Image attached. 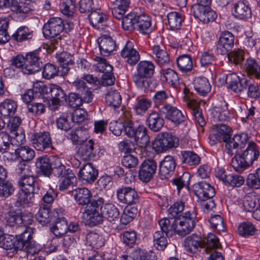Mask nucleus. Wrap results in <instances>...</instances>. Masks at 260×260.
Listing matches in <instances>:
<instances>
[{
    "mask_svg": "<svg viewBox=\"0 0 260 260\" xmlns=\"http://www.w3.org/2000/svg\"><path fill=\"white\" fill-rule=\"evenodd\" d=\"M232 131H214L209 136L210 142L212 145L217 142L225 143V152L229 155L236 154L238 152L239 146L242 147L248 140V135L245 133H240L234 135L232 137Z\"/></svg>",
    "mask_w": 260,
    "mask_h": 260,
    "instance_id": "obj_1",
    "label": "nucleus"
},
{
    "mask_svg": "<svg viewBox=\"0 0 260 260\" xmlns=\"http://www.w3.org/2000/svg\"><path fill=\"white\" fill-rule=\"evenodd\" d=\"M218 238L213 234H209L206 237L202 238L196 234L187 237L184 241L186 250L190 253H196L199 248H205L207 253H209L212 249L219 246Z\"/></svg>",
    "mask_w": 260,
    "mask_h": 260,
    "instance_id": "obj_2",
    "label": "nucleus"
},
{
    "mask_svg": "<svg viewBox=\"0 0 260 260\" xmlns=\"http://www.w3.org/2000/svg\"><path fill=\"white\" fill-rule=\"evenodd\" d=\"M195 218L196 214L193 212L184 213L173 219L171 229L179 235L184 236L194 228L196 224Z\"/></svg>",
    "mask_w": 260,
    "mask_h": 260,
    "instance_id": "obj_3",
    "label": "nucleus"
},
{
    "mask_svg": "<svg viewBox=\"0 0 260 260\" xmlns=\"http://www.w3.org/2000/svg\"><path fill=\"white\" fill-rule=\"evenodd\" d=\"M23 232L18 236H16L15 241L14 242L13 252L17 251L18 250H21L24 248V250L28 254L33 255L38 252V250L35 248L31 241L32 238L31 235L34 233V228L31 227L21 226Z\"/></svg>",
    "mask_w": 260,
    "mask_h": 260,
    "instance_id": "obj_4",
    "label": "nucleus"
},
{
    "mask_svg": "<svg viewBox=\"0 0 260 260\" xmlns=\"http://www.w3.org/2000/svg\"><path fill=\"white\" fill-rule=\"evenodd\" d=\"M103 203L104 199L102 198L94 196L91 205H88L84 213V217L87 219L89 225L94 226L103 222L104 215L102 212H99V210H101V206Z\"/></svg>",
    "mask_w": 260,
    "mask_h": 260,
    "instance_id": "obj_5",
    "label": "nucleus"
},
{
    "mask_svg": "<svg viewBox=\"0 0 260 260\" xmlns=\"http://www.w3.org/2000/svg\"><path fill=\"white\" fill-rule=\"evenodd\" d=\"M64 21L59 17H52L49 19L43 27V32L45 38L57 37L60 39V34L64 30Z\"/></svg>",
    "mask_w": 260,
    "mask_h": 260,
    "instance_id": "obj_6",
    "label": "nucleus"
},
{
    "mask_svg": "<svg viewBox=\"0 0 260 260\" xmlns=\"http://www.w3.org/2000/svg\"><path fill=\"white\" fill-rule=\"evenodd\" d=\"M40 49L35 50L26 54L22 73L27 75L34 74L40 71L43 62L40 56Z\"/></svg>",
    "mask_w": 260,
    "mask_h": 260,
    "instance_id": "obj_7",
    "label": "nucleus"
},
{
    "mask_svg": "<svg viewBox=\"0 0 260 260\" xmlns=\"http://www.w3.org/2000/svg\"><path fill=\"white\" fill-rule=\"evenodd\" d=\"M179 138L165 132L158 134L155 139L153 146L159 151H166L179 145Z\"/></svg>",
    "mask_w": 260,
    "mask_h": 260,
    "instance_id": "obj_8",
    "label": "nucleus"
},
{
    "mask_svg": "<svg viewBox=\"0 0 260 260\" xmlns=\"http://www.w3.org/2000/svg\"><path fill=\"white\" fill-rule=\"evenodd\" d=\"M30 141L34 148L39 151H43L51 145L50 134L47 131L34 133Z\"/></svg>",
    "mask_w": 260,
    "mask_h": 260,
    "instance_id": "obj_9",
    "label": "nucleus"
},
{
    "mask_svg": "<svg viewBox=\"0 0 260 260\" xmlns=\"http://www.w3.org/2000/svg\"><path fill=\"white\" fill-rule=\"evenodd\" d=\"M160 114L164 115L165 117L174 122L176 125H178L184 122L185 116L176 107L170 104L163 105L159 110Z\"/></svg>",
    "mask_w": 260,
    "mask_h": 260,
    "instance_id": "obj_10",
    "label": "nucleus"
},
{
    "mask_svg": "<svg viewBox=\"0 0 260 260\" xmlns=\"http://www.w3.org/2000/svg\"><path fill=\"white\" fill-rule=\"evenodd\" d=\"M118 201L128 206L135 205L139 202V196L135 189L131 187H123L117 190Z\"/></svg>",
    "mask_w": 260,
    "mask_h": 260,
    "instance_id": "obj_11",
    "label": "nucleus"
},
{
    "mask_svg": "<svg viewBox=\"0 0 260 260\" xmlns=\"http://www.w3.org/2000/svg\"><path fill=\"white\" fill-rule=\"evenodd\" d=\"M191 11L195 18L199 19L204 23L213 21L217 17L216 13L210 7H203L199 5L192 6Z\"/></svg>",
    "mask_w": 260,
    "mask_h": 260,
    "instance_id": "obj_12",
    "label": "nucleus"
},
{
    "mask_svg": "<svg viewBox=\"0 0 260 260\" xmlns=\"http://www.w3.org/2000/svg\"><path fill=\"white\" fill-rule=\"evenodd\" d=\"M235 37L230 31L222 32L219 36L217 44V52L220 54H227L234 46Z\"/></svg>",
    "mask_w": 260,
    "mask_h": 260,
    "instance_id": "obj_13",
    "label": "nucleus"
},
{
    "mask_svg": "<svg viewBox=\"0 0 260 260\" xmlns=\"http://www.w3.org/2000/svg\"><path fill=\"white\" fill-rule=\"evenodd\" d=\"M157 168L153 159L145 160L140 166L139 177L143 182H147L152 178Z\"/></svg>",
    "mask_w": 260,
    "mask_h": 260,
    "instance_id": "obj_14",
    "label": "nucleus"
},
{
    "mask_svg": "<svg viewBox=\"0 0 260 260\" xmlns=\"http://www.w3.org/2000/svg\"><path fill=\"white\" fill-rule=\"evenodd\" d=\"M192 188L195 194L201 200L212 199L215 193L214 188L206 181L195 183Z\"/></svg>",
    "mask_w": 260,
    "mask_h": 260,
    "instance_id": "obj_15",
    "label": "nucleus"
},
{
    "mask_svg": "<svg viewBox=\"0 0 260 260\" xmlns=\"http://www.w3.org/2000/svg\"><path fill=\"white\" fill-rule=\"evenodd\" d=\"M49 92L51 95V104L50 107L52 110H56L62 103L67 101L66 94L60 86L51 85Z\"/></svg>",
    "mask_w": 260,
    "mask_h": 260,
    "instance_id": "obj_16",
    "label": "nucleus"
},
{
    "mask_svg": "<svg viewBox=\"0 0 260 260\" xmlns=\"http://www.w3.org/2000/svg\"><path fill=\"white\" fill-rule=\"evenodd\" d=\"M232 14L237 19L245 20L251 17L252 12L249 5L240 1L235 3L232 8Z\"/></svg>",
    "mask_w": 260,
    "mask_h": 260,
    "instance_id": "obj_17",
    "label": "nucleus"
},
{
    "mask_svg": "<svg viewBox=\"0 0 260 260\" xmlns=\"http://www.w3.org/2000/svg\"><path fill=\"white\" fill-rule=\"evenodd\" d=\"M77 155L85 161L92 160L95 157L94 142L92 140L90 139L80 145L77 151Z\"/></svg>",
    "mask_w": 260,
    "mask_h": 260,
    "instance_id": "obj_18",
    "label": "nucleus"
},
{
    "mask_svg": "<svg viewBox=\"0 0 260 260\" xmlns=\"http://www.w3.org/2000/svg\"><path fill=\"white\" fill-rule=\"evenodd\" d=\"M176 164L174 157L170 155L165 157L159 164V173L162 178H168L173 173Z\"/></svg>",
    "mask_w": 260,
    "mask_h": 260,
    "instance_id": "obj_19",
    "label": "nucleus"
},
{
    "mask_svg": "<svg viewBox=\"0 0 260 260\" xmlns=\"http://www.w3.org/2000/svg\"><path fill=\"white\" fill-rule=\"evenodd\" d=\"M90 24L98 29H104L108 25L107 18L105 14L100 10L92 11L88 15Z\"/></svg>",
    "mask_w": 260,
    "mask_h": 260,
    "instance_id": "obj_20",
    "label": "nucleus"
},
{
    "mask_svg": "<svg viewBox=\"0 0 260 260\" xmlns=\"http://www.w3.org/2000/svg\"><path fill=\"white\" fill-rule=\"evenodd\" d=\"M123 58H126L127 62L131 66L136 64L140 60L139 53L133 48V43L127 41L120 53Z\"/></svg>",
    "mask_w": 260,
    "mask_h": 260,
    "instance_id": "obj_21",
    "label": "nucleus"
},
{
    "mask_svg": "<svg viewBox=\"0 0 260 260\" xmlns=\"http://www.w3.org/2000/svg\"><path fill=\"white\" fill-rule=\"evenodd\" d=\"M98 176V171L91 163H87L80 169L78 177L80 180H84L88 183L93 182Z\"/></svg>",
    "mask_w": 260,
    "mask_h": 260,
    "instance_id": "obj_22",
    "label": "nucleus"
},
{
    "mask_svg": "<svg viewBox=\"0 0 260 260\" xmlns=\"http://www.w3.org/2000/svg\"><path fill=\"white\" fill-rule=\"evenodd\" d=\"M72 195L74 196L76 202L81 205H91V202L93 198H91L92 194L87 188H79L73 190Z\"/></svg>",
    "mask_w": 260,
    "mask_h": 260,
    "instance_id": "obj_23",
    "label": "nucleus"
},
{
    "mask_svg": "<svg viewBox=\"0 0 260 260\" xmlns=\"http://www.w3.org/2000/svg\"><path fill=\"white\" fill-rule=\"evenodd\" d=\"M100 50L102 55L108 56L116 47L115 41L110 36L103 35L98 40Z\"/></svg>",
    "mask_w": 260,
    "mask_h": 260,
    "instance_id": "obj_24",
    "label": "nucleus"
},
{
    "mask_svg": "<svg viewBox=\"0 0 260 260\" xmlns=\"http://www.w3.org/2000/svg\"><path fill=\"white\" fill-rule=\"evenodd\" d=\"M18 183L21 189L29 190L36 193H39V186L32 174H28L25 176L20 177Z\"/></svg>",
    "mask_w": 260,
    "mask_h": 260,
    "instance_id": "obj_25",
    "label": "nucleus"
},
{
    "mask_svg": "<svg viewBox=\"0 0 260 260\" xmlns=\"http://www.w3.org/2000/svg\"><path fill=\"white\" fill-rule=\"evenodd\" d=\"M109 130H147L143 125H140L138 121L132 122L131 120H124L122 121H114L110 124Z\"/></svg>",
    "mask_w": 260,
    "mask_h": 260,
    "instance_id": "obj_26",
    "label": "nucleus"
},
{
    "mask_svg": "<svg viewBox=\"0 0 260 260\" xmlns=\"http://www.w3.org/2000/svg\"><path fill=\"white\" fill-rule=\"evenodd\" d=\"M56 58L60 64V76L67 75L70 70V66L74 63L73 56L67 52H62L56 55Z\"/></svg>",
    "mask_w": 260,
    "mask_h": 260,
    "instance_id": "obj_27",
    "label": "nucleus"
},
{
    "mask_svg": "<svg viewBox=\"0 0 260 260\" xmlns=\"http://www.w3.org/2000/svg\"><path fill=\"white\" fill-rule=\"evenodd\" d=\"M213 114L219 121L218 123L214 125L213 129L215 130H232V128L229 124V122L226 120L228 118V112L226 111H221L219 109H214Z\"/></svg>",
    "mask_w": 260,
    "mask_h": 260,
    "instance_id": "obj_28",
    "label": "nucleus"
},
{
    "mask_svg": "<svg viewBox=\"0 0 260 260\" xmlns=\"http://www.w3.org/2000/svg\"><path fill=\"white\" fill-rule=\"evenodd\" d=\"M152 51L153 57L159 66H165L169 63V55L163 47L154 45L152 48Z\"/></svg>",
    "mask_w": 260,
    "mask_h": 260,
    "instance_id": "obj_29",
    "label": "nucleus"
},
{
    "mask_svg": "<svg viewBox=\"0 0 260 260\" xmlns=\"http://www.w3.org/2000/svg\"><path fill=\"white\" fill-rule=\"evenodd\" d=\"M241 155L246 161V163L248 164L249 166L251 165L259 156V152L257 149L256 144L253 142L249 143L248 146Z\"/></svg>",
    "mask_w": 260,
    "mask_h": 260,
    "instance_id": "obj_30",
    "label": "nucleus"
},
{
    "mask_svg": "<svg viewBox=\"0 0 260 260\" xmlns=\"http://www.w3.org/2000/svg\"><path fill=\"white\" fill-rule=\"evenodd\" d=\"M129 138H134L137 144L141 147H146L149 143V137L146 131H124Z\"/></svg>",
    "mask_w": 260,
    "mask_h": 260,
    "instance_id": "obj_31",
    "label": "nucleus"
},
{
    "mask_svg": "<svg viewBox=\"0 0 260 260\" xmlns=\"http://www.w3.org/2000/svg\"><path fill=\"white\" fill-rule=\"evenodd\" d=\"M73 85L78 91V93L81 94L82 98L84 100V102L89 103L91 102L92 92L86 85L85 83L81 80H76L73 82Z\"/></svg>",
    "mask_w": 260,
    "mask_h": 260,
    "instance_id": "obj_32",
    "label": "nucleus"
},
{
    "mask_svg": "<svg viewBox=\"0 0 260 260\" xmlns=\"http://www.w3.org/2000/svg\"><path fill=\"white\" fill-rule=\"evenodd\" d=\"M17 108L16 102L12 99H7L0 103V115L4 117L13 115Z\"/></svg>",
    "mask_w": 260,
    "mask_h": 260,
    "instance_id": "obj_33",
    "label": "nucleus"
},
{
    "mask_svg": "<svg viewBox=\"0 0 260 260\" xmlns=\"http://www.w3.org/2000/svg\"><path fill=\"white\" fill-rule=\"evenodd\" d=\"M84 116L75 114L73 115L72 121L70 122L67 118L61 117L56 120L57 127L61 130H70L73 126L72 124H78L82 122Z\"/></svg>",
    "mask_w": 260,
    "mask_h": 260,
    "instance_id": "obj_34",
    "label": "nucleus"
},
{
    "mask_svg": "<svg viewBox=\"0 0 260 260\" xmlns=\"http://www.w3.org/2000/svg\"><path fill=\"white\" fill-rule=\"evenodd\" d=\"M26 217L24 215L21 216L13 211H10L5 215V220L7 225L12 227L16 226L18 232H20V228H19V226L22 223V221L25 220Z\"/></svg>",
    "mask_w": 260,
    "mask_h": 260,
    "instance_id": "obj_35",
    "label": "nucleus"
},
{
    "mask_svg": "<svg viewBox=\"0 0 260 260\" xmlns=\"http://www.w3.org/2000/svg\"><path fill=\"white\" fill-rule=\"evenodd\" d=\"M186 105L192 110L196 122L202 128L206 124V122L202 116V111L200 108V104L195 100H189L187 101Z\"/></svg>",
    "mask_w": 260,
    "mask_h": 260,
    "instance_id": "obj_36",
    "label": "nucleus"
},
{
    "mask_svg": "<svg viewBox=\"0 0 260 260\" xmlns=\"http://www.w3.org/2000/svg\"><path fill=\"white\" fill-rule=\"evenodd\" d=\"M52 164L50 159L47 156H43L36 159V166L38 172L45 176H49L52 169Z\"/></svg>",
    "mask_w": 260,
    "mask_h": 260,
    "instance_id": "obj_37",
    "label": "nucleus"
},
{
    "mask_svg": "<svg viewBox=\"0 0 260 260\" xmlns=\"http://www.w3.org/2000/svg\"><path fill=\"white\" fill-rule=\"evenodd\" d=\"M193 85L194 89L202 96H205L211 90V85L205 77H196L193 81Z\"/></svg>",
    "mask_w": 260,
    "mask_h": 260,
    "instance_id": "obj_38",
    "label": "nucleus"
},
{
    "mask_svg": "<svg viewBox=\"0 0 260 260\" xmlns=\"http://www.w3.org/2000/svg\"><path fill=\"white\" fill-rule=\"evenodd\" d=\"M101 212L103 213L104 218L110 222L118 220L119 218V211L113 204H106L103 207L101 206Z\"/></svg>",
    "mask_w": 260,
    "mask_h": 260,
    "instance_id": "obj_39",
    "label": "nucleus"
},
{
    "mask_svg": "<svg viewBox=\"0 0 260 260\" xmlns=\"http://www.w3.org/2000/svg\"><path fill=\"white\" fill-rule=\"evenodd\" d=\"M135 30L143 34L151 31L150 18L145 14L139 15Z\"/></svg>",
    "mask_w": 260,
    "mask_h": 260,
    "instance_id": "obj_40",
    "label": "nucleus"
},
{
    "mask_svg": "<svg viewBox=\"0 0 260 260\" xmlns=\"http://www.w3.org/2000/svg\"><path fill=\"white\" fill-rule=\"evenodd\" d=\"M68 224L64 217L56 219L54 225L50 228L51 231L57 237L64 235L68 231Z\"/></svg>",
    "mask_w": 260,
    "mask_h": 260,
    "instance_id": "obj_41",
    "label": "nucleus"
},
{
    "mask_svg": "<svg viewBox=\"0 0 260 260\" xmlns=\"http://www.w3.org/2000/svg\"><path fill=\"white\" fill-rule=\"evenodd\" d=\"M245 69L248 76L260 79V66L255 59L248 58L245 64Z\"/></svg>",
    "mask_w": 260,
    "mask_h": 260,
    "instance_id": "obj_42",
    "label": "nucleus"
},
{
    "mask_svg": "<svg viewBox=\"0 0 260 260\" xmlns=\"http://www.w3.org/2000/svg\"><path fill=\"white\" fill-rule=\"evenodd\" d=\"M169 236L166 235V233L162 231H156L153 234V245L154 247L158 250L164 251L167 245L168 241L167 237Z\"/></svg>",
    "mask_w": 260,
    "mask_h": 260,
    "instance_id": "obj_43",
    "label": "nucleus"
},
{
    "mask_svg": "<svg viewBox=\"0 0 260 260\" xmlns=\"http://www.w3.org/2000/svg\"><path fill=\"white\" fill-rule=\"evenodd\" d=\"M132 79L135 85L142 90H145L149 88H152L150 78L144 76L138 73H135L132 77Z\"/></svg>",
    "mask_w": 260,
    "mask_h": 260,
    "instance_id": "obj_44",
    "label": "nucleus"
},
{
    "mask_svg": "<svg viewBox=\"0 0 260 260\" xmlns=\"http://www.w3.org/2000/svg\"><path fill=\"white\" fill-rule=\"evenodd\" d=\"M154 65L151 61H141L137 66V73L150 78L154 73Z\"/></svg>",
    "mask_w": 260,
    "mask_h": 260,
    "instance_id": "obj_45",
    "label": "nucleus"
},
{
    "mask_svg": "<svg viewBox=\"0 0 260 260\" xmlns=\"http://www.w3.org/2000/svg\"><path fill=\"white\" fill-rule=\"evenodd\" d=\"M51 172L55 176L61 178L73 173L70 169H67L58 159H55L53 162Z\"/></svg>",
    "mask_w": 260,
    "mask_h": 260,
    "instance_id": "obj_46",
    "label": "nucleus"
},
{
    "mask_svg": "<svg viewBox=\"0 0 260 260\" xmlns=\"http://www.w3.org/2000/svg\"><path fill=\"white\" fill-rule=\"evenodd\" d=\"M139 15L131 13L125 16L122 20V26L124 30L132 31L135 30Z\"/></svg>",
    "mask_w": 260,
    "mask_h": 260,
    "instance_id": "obj_47",
    "label": "nucleus"
},
{
    "mask_svg": "<svg viewBox=\"0 0 260 260\" xmlns=\"http://www.w3.org/2000/svg\"><path fill=\"white\" fill-rule=\"evenodd\" d=\"M177 64L179 69L183 72H188L192 69V61L190 55H182L177 59Z\"/></svg>",
    "mask_w": 260,
    "mask_h": 260,
    "instance_id": "obj_48",
    "label": "nucleus"
},
{
    "mask_svg": "<svg viewBox=\"0 0 260 260\" xmlns=\"http://www.w3.org/2000/svg\"><path fill=\"white\" fill-rule=\"evenodd\" d=\"M148 125L151 129L160 130L164 124V120L155 112L151 113L147 119Z\"/></svg>",
    "mask_w": 260,
    "mask_h": 260,
    "instance_id": "obj_49",
    "label": "nucleus"
},
{
    "mask_svg": "<svg viewBox=\"0 0 260 260\" xmlns=\"http://www.w3.org/2000/svg\"><path fill=\"white\" fill-rule=\"evenodd\" d=\"M168 22L172 30H178L180 28L182 22V17L180 13L172 12L167 15Z\"/></svg>",
    "mask_w": 260,
    "mask_h": 260,
    "instance_id": "obj_50",
    "label": "nucleus"
},
{
    "mask_svg": "<svg viewBox=\"0 0 260 260\" xmlns=\"http://www.w3.org/2000/svg\"><path fill=\"white\" fill-rule=\"evenodd\" d=\"M86 241L89 245L93 248L98 249L104 244V241L102 236L94 232H90L86 235Z\"/></svg>",
    "mask_w": 260,
    "mask_h": 260,
    "instance_id": "obj_51",
    "label": "nucleus"
},
{
    "mask_svg": "<svg viewBox=\"0 0 260 260\" xmlns=\"http://www.w3.org/2000/svg\"><path fill=\"white\" fill-rule=\"evenodd\" d=\"M68 138L74 144L80 146L86 141L88 137L86 131H71L68 135Z\"/></svg>",
    "mask_w": 260,
    "mask_h": 260,
    "instance_id": "obj_52",
    "label": "nucleus"
},
{
    "mask_svg": "<svg viewBox=\"0 0 260 260\" xmlns=\"http://www.w3.org/2000/svg\"><path fill=\"white\" fill-rule=\"evenodd\" d=\"M105 102L108 105L117 108L121 104V95L116 90L110 91L105 96Z\"/></svg>",
    "mask_w": 260,
    "mask_h": 260,
    "instance_id": "obj_53",
    "label": "nucleus"
},
{
    "mask_svg": "<svg viewBox=\"0 0 260 260\" xmlns=\"http://www.w3.org/2000/svg\"><path fill=\"white\" fill-rule=\"evenodd\" d=\"M137 209L135 207L126 206L120 217V222L123 224H127L136 216Z\"/></svg>",
    "mask_w": 260,
    "mask_h": 260,
    "instance_id": "obj_54",
    "label": "nucleus"
},
{
    "mask_svg": "<svg viewBox=\"0 0 260 260\" xmlns=\"http://www.w3.org/2000/svg\"><path fill=\"white\" fill-rule=\"evenodd\" d=\"M18 157L22 159V161H30L35 157L34 151L28 146H21L17 148Z\"/></svg>",
    "mask_w": 260,
    "mask_h": 260,
    "instance_id": "obj_55",
    "label": "nucleus"
},
{
    "mask_svg": "<svg viewBox=\"0 0 260 260\" xmlns=\"http://www.w3.org/2000/svg\"><path fill=\"white\" fill-rule=\"evenodd\" d=\"M182 161L190 166L198 165L200 161V158L196 153L192 151H181Z\"/></svg>",
    "mask_w": 260,
    "mask_h": 260,
    "instance_id": "obj_56",
    "label": "nucleus"
},
{
    "mask_svg": "<svg viewBox=\"0 0 260 260\" xmlns=\"http://www.w3.org/2000/svg\"><path fill=\"white\" fill-rule=\"evenodd\" d=\"M11 10L19 14H26L33 10V6L27 3L14 2L11 6Z\"/></svg>",
    "mask_w": 260,
    "mask_h": 260,
    "instance_id": "obj_57",
    "label": "nucleus"
},
{
    "mask_svg": "<svg viewBox=\"0 0 260 260\" xmlns=\"http://www.w3.org/2000/svg\"><path fill=\"white\" fill-rule=\"evenodd\" d=\"M246 184L250 187L260 188V168L256 170L255 173H251L247 176Z\"/></svg>",
    "mask_w": 260,
    "mask_h": 260,
    "instance_id": "obj_58",
    "label": "nucleus"
},
{
    "mask_svg": "<svg viewBox=\"0 0 260 260\" xmlns=\"http://www.w3.org/2000/svg\"><path fill=\"white\" fill-rule=\"evenodd\" d=\"M225 82L229 85V87L236 93L241 92V88L240 86L239 78L235 74L228 75L225 78Z\"/></svg>",
    "mask_w": 260,
    "mask_h": 260,
    "instance_id": "obj_59",
    "label": "nucleus"
},
{
    "mask_svg": "<svg viewBox=\"0 0 260 260\" xmlns=\"http://www.w3.org/2000/svg\"><path fill=\"white\" fill-rule=\"evenodd\" d=\"M14 191L12 184L6 179L0 180V197L7 198Z\"/></svg>",
    "mask_w": 260,
    "mask_h": 260,
    "instance_id": "obj_60",
    "label": "nucleus"
},
{
    "mask_svg": "<svg viewBox=\"0 0 260 260\" xmlns=\"http://www.w3.org/2000/svg\"><path fill=\"white\" fill-rule=\"evenodd\" d=\"M32 37V31H30L26 27H19L16 32L12 35V37L15 40L20 42L30 39Z\"/></svg>",
    "mask_w": 260,
    "mask_h": 260,
    "instance_id": "obj_61",
    "label": "nucleus"
},
{
    "mask_svg": "<svg viewBox=\"0 0 260 260\" xmlns=\"http://www.w3.org/2000/svg\"><path fill=\"white\" fill-rule=\"evenodd\" d=\"M60 69L54 64H46L43 68V76L46 79H51L58 75Z\"/></svg>",
    "mask_w": 260,
    "mask_h": 260,
    "instance_id": "obj_62",
    "label": "nucleus"
},
{
    "mask_svg": "<svg viewBox=\"0 0 260 260\" xmlns=\"http://www.w3.org/2000/svg\"><path fill=\"white\" fill-rule=\"evenodd\" d=\"M36 219L43 225L50 222V215L48 207L41 208L36 214Z\"/></svg>",
    "mask_w": 260,
    "mask_h": 260,
    "instance_id": "obj_63",
    "label": "nucleus"
},
{
    "mask_svg": "<svg viewBox=\"0 0 260 260\" xmlns=\"http://www.w3.org/2000/svg\"><path fill=\"white\" fill-rule=\"evenodd\" d=\"M228 57L234 63L240 64L244 59V52L242 49H235L228 54Z\"/></svg>",
    "mask_w": 260,
    "mask_h": 260,
    "instance_id": "obj_64",
    "label": "nucleus"
}]
</instances>
